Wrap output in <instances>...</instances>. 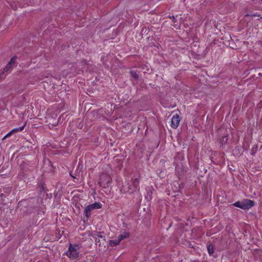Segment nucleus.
<instances>
[{
	"mask_svg": "<svg viewBox=\"0 0 262 262\" xmlns=\"http://www.w3.org/2000/svg\"><path fill=\"white\" fill-rule=\"evenodd\" d=\"M92 210H93L92 208H91L89 205L85 207L84 211V214L87 219H89L90 217Z\"/></svg>",
	"mask_w": 262,
	"mask_h": 262,
	"instance_id": "0eeeda50",
	"label": "nucleus"
},
{
	"mask_svg": "<svg viewBox=\"0 0 262 262\" xmlns=\"http://www.w3.org/2000/svg\"><path fill=\"white\" fill-rule=\"evenodd\" d=\"M170 18L172 19V20L174 23H176V19L174 16H172V17H170Z\"/></svg>",
	"mask_w": 262,
	"mask_h": 262,
	"instance_id": "4468645a",
	"label": "nucleus"
},
{
	"mask_svg": "<svg viewBox=\"0 0 262 262\" xmlns=\"http://www.w3.org/2000/svg\"><path fill=\"white\" fill-rule=\"evenodd\" d=\"M89 205L93 210L100 209L102 207V205L100 202H95Z\"/></svg>",
	"mask_w": 262,
	"mask_h": 262,
	"instance_id": "9d476101",
	"label": "nucleus"
},
{
	"mask_svg": "<svg viewBox=\"0 0 262 262\" xmlns=\"http://www.w3.org/2000/svg\"><path fill=\"white\" fill-rule=\"evenodd\" d=\"M232 205L243 210H248L255 205V202L254 201L249 199H244L242 201H237L234 203Z\"/></svg>",
	"mask_w": 262,
	"mask_h": 262,
	"instance_id": "f03ea898",
	"label": "nucleus"
},
{
	"mask_svg": "<svg viewBox=\"0 0 262 262\" xmlns=\"http://www.w3.org/2000/svg\"><path fill=\"white\" fill-rule=\"evenodd\" d=\"M17 58L16 56H14L11 58L10 61L6 66L3 70V72L1 74V77H2L3 74L4 73H7L10 71L11 68L15 64Z\"/></svg>",
	"mask_w": 262,
	"mask_h": 262,
	"instance_id": "39448f33",
	"label": "nucleus"
},
{
	"mask_svg": "<svg viewBox=\"0 0 262 262\" xmlns=\"http://www.w3.org/2000/svg\"><path fill=\"white\" fill-rule=\"evenodd\" d=\"M131 76L136 80H138L139 78L138 74L136 71L132 70L130 72Z\"/></svg>",
	"mask_w": 262,
	"mask_h": 262,
	"instance_id": "ddd939ff",
	"label": "nucleus"
},
{
	"mask_svg": "<svg viewBox=\"0 0 262 262\" xmlns=\"http://www.w3.org/2000/svg\"><path fill=\"white\" fill-rule=\"evenodd\" d=\"M130 234L128 232H124L118 237V239L121 242L123 239L127 238L129 237Z\"/></svg>",
	"mask_w": 262,
	"mask_h": 262,
	"instance_id": "1a4fd4ad",
	"label": "nucleus"
},
{
	"mask_svg": "<svg viewBox=\"0 0 262 262\" xmlns=\"http://www.w3.org/2000/svg\"><path fill=\"white\" fill-rule=\"evenodd\" d=\"M25 126H26V124H25L23 126H22L21 127L14 128L12 130H11L10 132H9L7 135H8V136L9 137H10V136H11L12 135V134L14 132L22 131L24 129Z\"/></svg>",
	"mask_w": 262,
	"mask_h": 262,
	"instance_id": "6e6552de",
	"label": "nucleus"
},
{
	"mask_svg": "<svg viewBox=\"0 0 262 262\" xmlns=\"http://www.w3.org/2000/svg\"><path fill=\"white\" fill-rule=\"evenodd\" d=\"M120 243V241L117 238V239H115L113 240H110L109 242V245L111 247H114L117 245H118Z\"/></svg>",
	"mask_w": 262,
	"mask_h": 262,
	"instance_id": "9b49d317",
	"label": "nucleus"
},
{
	"mask_svg": "<svg viewBox=\"0 0 262 262\" xmlns=\"http://www.w3.org/2000/svg\"><path fill=\"white\" fill-rule=\"evenodd\" d=\"M180 120L181 118L178 114L174 115L171 120V127L174 129L177 128L179 125Z\"/></svg>",
	"mask_w": 262,
	"mask_h": 262,
	"instance_id": "423d86ee",
	"label": "nucleus"
},
{
	"mask_svg": "<svg viewBox=\"0 0 262 262\" xmlns=\"http://www.w3.org/2000/svg\"><path fill=\"white\" fill-rule=\"evenodd\" d=\"M208 252L209 255H211L214 253V247L212 245H209L207 247Z\"/></svg>",
	"mask_w": 262,
	"mask_h": 262,
	"instance_id": "f8f14e48",
	"label": "nucleus"
},
{
	"mask_svg": "<svg viewBox=\"0 0 262 262\" xmlns=\"http://www.w3.org/2000/svg\"><path fill=\"white\" fill-rule=\"evenodd\" d=\"M81 246L78 244H70L68 251L66 252V256L71 259L79 258L80 254L78 250Z\"/></svg>",
	"mask_w": 262,
	"mask_h": 262,
	"instance_id": "f257e3e1",
	"label": "nucleus"
},
{
	"mask_svg": "<svg viewBox=\"0 0 262 262\" xmlns=\"http://www.w3.org/2000/svg\"><path fill=\"white\" fill-rule=\"evenodd\" d=\"M8 137H9L8 136V135H6L4 137V138H3V139H6V138H8Z\"/></svg>",
	"mask_w": 262,
	"mask_h": 262,
	"instance_id": "2eb2a0df",
	"label": "nucleus"
},
{
	"mask_svg": "<svg viewBox=\"0 0 262 262\" xmlns=\"http://www.w3.org/2000/svg\"><path fill=\"white\" fill-rule=\"evenodd\" d=\"M111 177L106 173H102L99 177V184L103 188H107L109 187L112 183Z\"/></svg>",
	"mask_w": 262,
	"mask_h": 262,
	"instance_id": "7ed1b4c3",
	"label": "nucleus"
},
{
	"mask_svg": "<svg viewBox=\"0 0 262 262\" xmlns=\"http://www.w3.org/2000/svg\"><path fill=\"white\" fill-rule=\"evenodd\" d=\"M128 192L129 193H133L137 190H139V180L135 178L132 180V184L128 185Z\"/></svg>",
	"mask_w": 262,
	"mask_h": 262,
	"instance_id": "20e7f679",
	"label": "nucleus"
}]
</instances>
